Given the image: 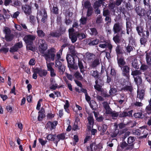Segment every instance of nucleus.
I'll use <instances>...</instances> for the list:
<instances>
[{
    "label": "nucleus",
    "mask_w": 151,
    "mask_h": 151,
    "mask_svg": "<svg viewBox=\"0 0 151 151\" xmlns=\"http://www.w3.org/2000/svg\"><path fill=\"white\" fill-rule=\"evenodd\" d=\"M39 43L40 44L39 51L41 53L42 56L44 57L46 60L48 62L51 60L54 61L55 57V54L56 52L55 50L52 48L47 50V46L44 40L42 39L39 40Z\"/></svg>",
    "instance_id": "f257e3e1"
},
{
    "label": "nucleus",
    "mask_w": 151,
    "mask_h": 151,
    "mask_svg": "<svg viewBox=\"0 0 151 151\" xmlns=\"http://www.w3.org/2000/svg\"><path fill=\"white\" fill-rule=\"evenodd\" d=\"M78 58L76 56H74L73 57L70 55H67L66 59L68 63V66L73 69L77 70L78 68V67L77 65L74 66L73 64L75 63V60H77Z\"/></svg>",
    "instance_id": "f03ea898"
},
{
    "label": "nucleus",
    "mask_w": 151,
    "mask_h": 151,
    "mask_svg": "<svg viewBox=\"0 0 151 151\" xmlns=\"http://www.w3.org/2000/svg\"><path fill=\"white\" fill-rule=\"evenodd\" d=\"M103 38V37L101 38V40L100 41V44L99 45V47L102 48H106L107 47L109 49L110 52H111L112 48V45L109 41L101 40Z\"/></svg>",
    "instance_id": "7ed1b4c3"
},
{
    "label": "nucleus",
    "mask_w": 151,
    "mask_h": 151,
    "mask_svg": "<svg viewBox=\"0 0 151 151\" xmlns=\"http://www.w3.org/2000/svg\"><path fill=\"white\" fill-rule=\"evenodd\" d=\"M55 66L58 67L59 70V72L62 74L64 72L65 70V66L62 65V63L59 60L60 59H57L56 58V57L55 58Z\"/></svg>",
    "instance_id": "20e7f679"
},
{
    "label": "nucleus",
    "mask_w": 151,
    "mask_h": 151,
    "mask_svg": "<svg viewBox=\"0 0 151 151\" xmlns=\"http://www.w3.org/2000/svg\"><path fill=\"white\" fill-rule=\"evenodd\" d=\"M82 5L83 9L85 8L88 9L87 15L90 16L92 11V8L91 7V4L90 2L88 1H86L82 3Z\"/></svg>",
    "instance_id": "39448f33"
},
{
    "label": "nucleus",
    "mask_w": 151,
    "mask_h": 151,
    "mask_svg": "<svg viewBox=\"0 0 151 151\" xmlns=\"http://www.w3.org/2000/svg\"><path fill=\"white\" fill-rule=\"evenodd\" d=\"M135 11L137 14L140 17L146 15V12L145 9L140 6L137 7L135 9Z\"/></svg>",
    "instance_id": "423d86ee"
},
{
    "label": "nucleus",
    "mask_w": 151,
    "mask_h": 151,
    "mask_svg": "<svg viewBox=\"0 0 151 151\" xmlns=\"http://www.w3.org/2000/svg\"><path fill=\"white\" fill-rule=\"evenodd\" d=\"M69 37L71 40L72 42L74 43L77 40V36L76 35V32L73 33L74 29L71 28L69 29Z\"/></svg>",
    "instance_id": "0eeeda50"
},
{
    "label": "nucleus",
    "mask_w": 151,
    "mask_h": 151,
    "mask_svg": "<svg viewBox=\"0 0 151 151\" xmlns=\"http://www.w3.org/2000/svg\"><path fill=\"white\" fill-rule=\"evenodd\" d=\"M122 29V26L120 24L117 23L114 24L113 28L114 34L120 32Z\"/></svg>",
    "instance_id": "6e6552de"
},
{
    "label": "nucleus",
    "mask_w": 151,
    "mask_h": 151,
    "mask_svg": "<svg viewBox=\"0 0 151 151\" xmlns=\"http://www.w3.org/2000/svg\"><path fill=\"white\" fill-rule=\"evenodd\" d=\"M35 38V37L33 35H29L25 36L24 38L25 42L26 43L32 42Z\"/></svg>",
    "instance_id": "1a4fd4ad"
},
{
    "label": "nucleus",
    "mask_w": 151,
    "mask_h": 151,
    "mask_svg": "<svg viewBox=\"0 0 151 151\" xmlns=\"http://www.w3.org/2000/svg\"><path fill=\"white\" fill-rule=\"evenodd\" d=\"M122 70V74L124 76L128 77L129 75L130 68L127 65H124L122 67L120 66Z\"/></svg>",
    "instance_id": "9d476101"
},
{
    "label": "nucleus",
    "mask_w": 151,
    "mask_h": 151,
    "mask_svg": "<svg viewBox=\"0 0 151 151\" xmlns=\"http://www.w3.org/2000/svg\"><path fill=\"white\" fill-rule=\"evenodd\" d=\"M88 122V125L87 128L89 130H90L93 128L94 123V119L93 116L91 115H89L87 118Z\"/></svg>",
    "instance_id": "9b49d317"
},
{
    "label": "nucleus",
    "mask_w": 151,
    "mask_h": 151,
    "mask_svg": "<svg viewBox=\"0 0 151 151\" xmlns=\"http://www.w3.org/2000/svg\"><path fill=\"white\" fill-rule=\"evenodd\" d=\"M120 147L122 149L125 150H131L133 148L132 145H128L125 141L121 143Z\"/></svg>",
    "instance_id": "f8f14e48"
},
{
    "label": "nucleus",
    "mask_w": 151,
    "mask_h": 151,
    "mask_svg": "<svg viewBox=\"0 0 151 151\" xmlns=\"http://www.w3.org/2000/svg\"><path fill=\"white\" fill-rule=\"evenodd\" d=\"M22 9L27 15H30L32 13L31 7L28 5H25L22 7Z\"/></svg>",
    "instance_id": "ddd939ff"
},
{
    "label": "nucleus",
    "mask_w": 151,
    "mask_h": 151,
    "mask_svg": "<svg viewBox=\"0 0 151 151\" xmlns=\"http://www.w3.org/2000/svg\"><path fill=\"white\" fill-rule=\"evenodd\" d=\"M37 71L35 72L38 73L40 76L41 77L45 76L47 74V70L44 69H41L38 68H37Z\"/></svg>",
    "instance_id": "4468645a"
},
{
    "label": "nucleus",
    "mask_w": 151,
    "mask_h": 151,
    "mask_svg": "<svg viewBox=\"0 0 151 151\" xmlns=\"http://www.w3.org/2000/svg\"><path fill=\"white\" fill-rule=\"evenodd\" d=\"M57 124V122L56 121H55L53 122H49L47 124L46 126L47 128L51 130L54 128Z\"/></svg>",
    "instance_id": "2eb2a0df"
},
{
    "label": "nucleus",
    "mask_w": 151,
    "mask_h": 151,
    "mask_svg": "<svg viewBox=\"0 0 151 151\" xmlns=\"http://www.w3.org/2000/svg\"><path fill=\"white\" fill-rule=\"evenodd\" d=\"M51 83L50 85V88L51 90H55L58 87V84L55 83V81L53 78L50 79Z\"/></svg>",
    "instance_id": "dca6fc26"
},
{
    "label": "nucleus",
    "mask_w": 151,
    "mask_h": 151,
    "mask_svg": "<svg viewBox=\"0 0 151 151\" xmlns=\"http://www.w3.org/2000/svg\"><path fill=\"white\" fill-rule=\"evenodd\" d=\"M39 16L42 17H47V12L45 9H42L38 11L37 13V20L38 21V17Z\"/></svg>",
    "instance_id": "f3484780"
},
{
    "label": "nucleus",
    "mask_w": 151,
    "mask_h": 151,
    "mask_svg": "<svg viewBox=\"0 0 151 151\" xmlns=\"http://www.w3.org/2000/svg\"><path fill=\"white\" fill-rule=\"evenodd\" d=\"M107 128V126L105 124H103L101 126H99L98 127L99 130L101 132V134L103 135L104 132L106 131Z\"/></svg>",
    "instance_id": "a211bd4d"
},
{
    "label": "nucleus",
    "mask_w": 151,
    "mask_h": 151,
    "mask_svg": "<svg viewBox=\"0 0 151 151\" xmlns=\"http://www.w3.org/2000/svg\"><path fill=\"white\" fill-rule=\"evenodd\" d=\"M67 45V44L63 45L61 47V49L59 50L58 52L57 53L56 56V58L57 59H59L61 58V55L62 54V52L64 48L66 47Z\"/></svg>",
    "instance_id": "6ab92c4d"
},
{
    "label": "nucleus",
    "mask_w": 151,
    "mask_h": 151,
    "mask_svg": "<svg viewBox=\"0 0 151 151\" xmlns=\"http://www.w3.org/2000/svg\"><path fill=\"white\" fill-rule=\"evenodd\" d=\"M139 89L138 88L137 90V98H139L141 100L142 99L144 98V90H141L140 91H139Z\"/></svg>",
    "instance_id": "aec40b11"
},
{
    "label": "nucleus",
    "mask_w": 151,
    "mask_h": 151,
    "mask_svg": "<svg viewBox=\"0 0 151 151\" xmlns=\"http://www.w3.org/2000/svg\"><path fill=\"white\" fill-rule=\"evenodd\" d=\"M78 67L80 69L81 72L83 73L85 71V70L83 62L78 58Z\"/></svg>",
    "instance_id": "412c9836"
},
{
    "label": "nucleus",
    "mask_w": 151,
    "mask_h": 151,
    "mask_svg": "<svg viewBox=\"0 0 151 151\" xmlns=\"http://www.w3.org/2000/svg\"><path fill=\"white\" fill-rule=\"evenodd\" d=\"M56 138L57 137H56L55 134L52 135V134H50L48 135L47 137V138L48 140L51 141H53L56 143Z\"/></svg>",
    "instance_id": "4be33fe9"
},
{
    "label": "nucleus",
    "mask_w": 151,
    "mask_h": 151,
    "mask_svg": "<svg viewBox=\"0 0 151 151\" xmlns=\"http://www.w3.org/2000/svg\"><path fill=\"white\" fill-rule=\"evenodd\" d=\"M56 146H57L58 142L61 139L63 140L64 139L65 136L64 134H60L57 135H56Z\"/></svg>",
    "instance_id": "5701e85b"
},
{
    "label": "nucleus",
    "mask_w": 151,
    "mask_h": 151,
    "mask_svg": "<svg viewBox=\"0 0 151 151\" xmlns=\"http://www.w3.org/2000/svg\"><path fill=\"white\" fill-rule=\"evenodd\" d=\"M134 80L137 85L138 88H139V85L141 84L142 82V79L141 78L138 76L136 78L134 77Z\"/></svg>",
    "instance_id": "b1692460"
},
{
    "label": "nucleus",
    "mask_w": 151,
    "mask_h": 151,
    "mask_svg": "<svg viewBox=\"0 0 151 151\" xmlns=\"http://www.w3.org/2000/svg\"><path fill=\"white\" fill-rule=\"evenodd\" d=\"M76 35L79 39H82L86 37V35L84 33L81 32L79 31L76 32Z\"/></svg>",
    "instance_id": "393cba45"
},
{
    "label": "nucleus",
    "mask_w": 151,
    "mask_h": 151,
    "mask_svg": "<svg viewBox=\"0 0 151 151\" xmlns=\"http://www.w3.org/2000/svg\"><path fill=\"white\" fill-rule=\"evenodd\" d=\"M146 59L147 64L151 65V52L146 54Z\"/></svg>",
    "instance_id": "a878e982"
},
{
    "label": "nucleus",
    "mask_w": 151,
    "mask_h": 151,
    "mask_svg": "<svg viewBox=\"0 0 151 151\" xmlns=\"http://www.w3.org/2000/svg\"><path fill=\"white\" fill-rule=\"evenodd\" d=\"M91 74L92 76H93L95 78H99V72L97 70H92L91 72Z\"/></svg>",
    "instance_id": "bb28decb"
},
{
    "label": "nucleus",
    "mask_w": 151,
    "mask_h": 151,
    "mask_svg": "<svg viewBox=\"0 0 151 151\" xmlns=\"http://www.w3.org/2000/svg\"><path fill=\"white\" fill-rule=\"evenodd\" d=\"M117 92V90L116 88L114 87L111 88L110 87V89L109 91V93L112 96L115 95Z\"/></svg>",
    "instance_id": "cd10ccee"
},
{
    "label": "nucleus",
    "mask_w": 151,
    "mask_h": 151,
    "mask_svg": "<svg viewBox=\"0 0 151 151\" xmlns=\"http://www.w3.org/2000/svg\"><path fill=\"white\" fill-rule=\"evenodd\" d=\"M131 115V113L130 111L128 112H123L119 114V116L121 117H123L127 116H129Z\"/></svg>",
    "instance_id": "c85d7f7f"
},
{
    "label": "nucleus",
    "mask_w": 151,
    "mask_h": 151,
    "mask_svg": "<svg viewBox=\"0 0 151 151\" xmlns=\"http://www.w3.org/2000/svg\"><path fill=\"white\" fill-rule=\"evenodd\" d=\"M118 63L120 67L121 66V65H124L126 63L125 62L123 58H121L118 60Z\"/></svg>",
    "instance_id": "c756f323"
},
{
    "label": "nucleus",
    "mask_w": 151,
    "mask_h": 151,
    "mask_svg": "<svg viewBox=\"0 0 151 151\" xmlns=\"http://www.w3.org/2000/svg\"><path fill=\"white\" fill-rule=\"evenodd\" d=\"M132 65L135 68H139L137 60L135 59H134L132 60Z\"/></svg>",
    "instance_id": "7c9ffc66"
},
{
    "label": "nucleus",
    "mask_w": 151,
    "mask_h": 151,
    "mask_svg": "<svg viewBox=\"0 0 151 151\" xmlns=\"http://www.w3.org/2000/svg\"><path fill=\"white\" fill-rule=\"evenodd\" d=\"M14 38V35L12 34H10L5 35L6 40L7 41H10L12 40Z\"/></svg>",
    "instance_id": "2f4dec72"
},
{
    "label": "nucleus",
    "mask_w": 151,
    "mask_h": 151,
    "mask_svg": "<svg viewBox=\"0 0 151 151\" xmlns=\"http://www.w3.org/2000/svg\"><path fill=\"white\" fill-rule=\"evenodd\" d=\"M69 49L70 51V52L73 55H74L76 54V52L75 50V47L73 46H70L69 48Z\"/></svg>",
    "instance_id": "473e14b6"
},
{
    "label": "nucleus",
    "mask_w": 151,
    "mask_h": 151,
    "mask_svg": "<svg viewBox=\"0 0 151 151\" xmlns=\"http://www.w3.org/2000/svg\"><path fill=\"white\" fill-rule=\"evenodd\" d=\"M100 64L99 59L96 58L95 59L92 63V66L93 68L96 67Z\"/></svg>",
    "instance_id": "72a5a7b5"
},
{
    "label": "nucleus",
    "mask_w": 151,
    "mask_h": 151,
    "mask_svg": "<svg viewBox=\"0 0 151 151\" xmlns=\"http://www.w3.org/2000/svg\"><path fill=\"white\" fill-rule=\"evenodd\" d=\"M74 76L75 77L79 80H81L83 78V77L82 75L78 71L76 72L74 74Z\"/></svg>",
    "instance_id": "f704fd0d"
},
{
    "label": "nucleus",
    "mask_w": 151,
    "mask_h": 151,
    "mask_svg": "<svg viewBox=\"0 0 151 151\" xmlns=\"http://www.w3.org/2000/svg\"><path fill=\"white\" fill-rule=\"evenodd\" d=\"M135 139L133 137H129L128 138V145H133V143Z\"/></svg>",
    "instance_id": "c9c22d12"
},
{
    "label": "nucleus",
    "mask_w": 151,
    "mask_h": 151,
    "mask_svg": "<svg viewBox=\"0 0 151 151\" xmlns=\"http://www.w3.org/2000/svg\"><path fill=\"white\" fill-rule=\"evenodd\" d=\"M134 116L136 118H142L144 117L143 114L141 112L135 113L134 114Z\"/></svg>",
    "instance_id": "e433bc0d"
},
{
    "label": "nucleus",
    "mask_w": 151,
    "mask_h": 151,
    "mask_svg": "<svg viewBox=\"0 0 151 151\" xmlns=\"http://www.w3.org/2000/svg\"><path fill=\"white\" fill-rule=\"evenodd\" d=\"M37 32L38 36L40 37H42L45 35V34L43 31L42 30L39 29L38 28Z\"/></svg>",
    "instance_id": "4c0bfd02"
},
{
    "label": "nucleus",
    "mask_w": 151,
    "mask_h": 151,
    "mask_svg": "<svg viewBox=\"0 0 151 151\" xmlns=\"http://www.w3.org/2000/svg\"><path fill=\"white\" fill-rule=\"evenodd\" d=\"M136 30H137L138 34L141 35L143 32V29L142 27L140 26H138L136 27Z\"/></svg>",
    "instance_id": "58836bf2"
},
{
    "label": "nucleus",
    "mask_w": 151,
    "mask_h": 151,
    "mask_svg": "<svg viewBox=\"0 0 151 151\" xmlns=\"http://www.w3.org/2000/svg\"><path fill=\"white\" fill-rule=\"evenodd\" d=\"M141 73L140 70H136L134 71H132L131 73L132 75L134 76L140 75Z\"/></svg>",
    "instance_id": "ea45409f"
},
{
    "label": "nucleus",
    "mask_w": 151,
    "mask_h": 151,
    "mask_svg": "<svg viewBox=\"0 0 151 151\" xmlns=\"http://www.w3.org/2000/svg\"><path fill=\"white\" fill-rule=\"evenodd\" d=\"M99 42H100V41L99 40L96 39L92 41L89 43V44L90 45H94L98 44Z\"/></svg>",
    "instance_id": "a19ab883"
},
{
    "label": "nucleus",
    "mask_w": 151,
    "mask_h": 151,
    "mask_svg": "<svg viewBox=\"0 0 151 151\" xmlns=\"http://www.w3.org/2000/svg\"><path fill=\"white\" fill-rule=\"evenodd\" d=\"M113 40L116 43H119L120 40L119 36L117 34L113 37Z\"/></svg>",
    "instance_id": "79ce46f5"
},
{
    "label": "nucleus",
    "mask_w": 151,
    "mask_h": 151,
    "mask_svg": "<svg viewBox=\"0 0 151 151\" xmlns=\"http://www.w3.org/2000/svg\"><path fill=\"white\" fill-rule=\"evenodd\" d=\"M116 51L117 54H120L122 53V52L121 46L119 45H118L116 47Z\"/></svg>",
    "instance_id": "37998d69"
},
{
    "label": "nucleus",
    "mask_w": 151,
    "mask_h": 151,
    "mask_svg": "<svg viewBox=\"0 0 151 151\" xmlns=\"http://www.w3.org/2000/svg\"><path fill=\"white\" fill-rule=\"evenodd\" d=\"M96 84H99L100 85L102 86L104 84V82L103 81L98 78L97 80L95 81Z\"/></svg>",
    "instance_id": "c03bdc74"
},
{
    "label": "nucleus",
    "mask_w": 151,
    "mask_h": 151,
    "mask_svg": "<svg viewBox=\"0 0 151 151\" xmlns=\"http://www.w3.org/2000/svg\"><path fill=\"white\" fill-rule=\"evenodd\" d=\"M18 50L17 48L15 45L14 46L10 48L9 51L11 52H14L17 51Z\"/></svg>",
    "instance_id": "a18cd8bd"
},
{
    "label": "nucleus",
    "mask_w": 151,
    "mask_h": 151,
    "mask_svg": "<svg viewBox=\"0 0 151 151\" xmlns=\"http://www.w3.org/2000/svg\"><path fill=\"white\" fill-rule=\"evenodd\" d=\"M110 12L108 10L104 9L103 15L105 17L108 16L110 15Z\"/></svg>",
    "instance_id": "49530a36"
},
{
    "label": "nucleus",
    "mask_w": 151,
    "mask_h": 151,
    "mask_svg": "<svg viewBox=\"0 0 151 151\" xmlns=\"http://www.w3.org/2000/svg\"><path fill=\"white\" fill-rule=\"evenodd\" d=\"M143 2L145 8L147 6L148 7H150V0H143Z\"/></svg>",
    "instance_id": "de8ad7c7"
},
{
    "label": "nucleus",
    "mask_w": 151,
    "mask_h": 151,
    "mask_svg": "<svg viewBox=\"0 0 151 151\" xmlns=\"http://www.w3.org/2000/svg\"><path fill=\"white\" fill-rule=\"evenodd\" d=\"M51 61H52V60H51L50 61L48 62L46 61V63L47 64V66L48 68V70L49 71H50L52 69H53L52 67L51 63H50Z\"/></svg>",
    "instance_id": "09e8293b"
},
{
    "label": "nucleus",
    "mask_w": 151,
    "mask_h": 151,
    "mask_svg": "<svg viewBox=\"0 0 151 151\" xmlns=\"http://www.w3.org/2000/svg\"><path fill=\"white\" fill-rule=\"evenodd\" d=\"M91 30L90 34L91 35H96L97 34V32L95 28H92L90 29Z\"/></svg>",
    "instance_id": "8fccbe9b"
},
{
    "label": "nucleus",
    "mask_w": 151,
    "mask_h": 151,
    "mask_svg": "<svg viewBox=\"0 0 151 151\" xmlns=\"http://www.w3.org/2000/svg\"><path fill=\"white\" fill-rule=\"evenodd\" d=\"M101 4L99 1H97L94 3L93 7L95 9L97 8L100 6Z\"/></svg>",
    "instance_id": "3c124183"
},
{
    "label": "nucleus",
    "mask_w": 151,
    "mask_h": 151,
    "mask_svg": "<svg viewBox=\"0 0 151 151\" xmlns=\"http://www.w3.org/2000/svg\"><path fill=\"white\" fill-rule=\"evenodd\" d=\"M86 21L87 18L83 17H82L80 19L81 24H85L86 23Z\"/></svg>",
    "instance_id": "603ef678"
},
{
    "label": "nucleus",
    "mask_w": 151,
    "mask_h": 151,
    "mask_svg": "<svg viewBox=\"0 0 151 151\" xmlns=\"http://www.w3.org/2000/svg\"><path fill=\"white\" fill-rule=\"evenodd\" d=\"M4 32L5 33L6 35L10 34L11 32L10 29L7 27L4 28Z\"/></svg>",
    "instance_id": "864d4df0"
},
{
    "label": "nucleus",
    "mask_w": 151,
    "mask_h": 151,
    "mask_svg": "<svg viewBox=\"0 0 151 151\" xmlns=\"http://www.w3.org/2000/svg\"><path fill=\"white\" fill-rule=\"evenodd\" d=\"M50 35L52 37H59L60 35V34L59 33H58L57 32H52L50 33Z\"/></svg>",
    "instance_id": "5fc2aeb1"
},
{
    "label": "nucleus",
    "mask_w": 151,
    "mask_h": 151,
    "mask_svg": "<svg viewBox=\"0 0 151 151\" xmlns=\"http://www.w3.org/2000/svg\"><path fill=\"white\" fill-rule=\"evenodd\" d=\"M36 63L35 59L34 58H32L29 62V64L31 65H35Z\"/></svg>",
    "instance_id": "6e6d98bb"
},
{
    "label": "nucleus",
    "mask_w": 151,
    "mask_h": 151,
    "mask_svg": "<svg viewBox=\"0 0 151 151\" xmlns=\"http://www.w3.org/2000/svg\"><path fill=\"white\" fill-rule=\"evenodd\" d=\"M37 70V68L33 70L34 73L33 74L32 77L34 79H36L37 77V74H38V73H36L35 72Z\"/></svg>",
    "instance_id": "4d7b16f0"
},
{
    "label": "nucleus",
    "mask_w": 151,
    "mask_h": 151,
    "mask_svg": "<svg viewBox=\"0 0 151 151\" xmlns=\"http://www.w3.org/2000/svg\"><path fill=\"white\" fill-rule=\"evenodd\" d=\"M86 55V58L89 60H91L92 59L93 56V54L90 53H87Z\"/></svg>",
    "instance_id": "13d9d810"
},
{
    "label": "nucleus",
    "mask_w": 151,
    "mask_h": 151,
    "mask_svg": "<svg viewBox=\"0 0 151 151\" xmlns=\"http://www.w3.org/2000/svg\"><path fill=\"white\" fill-rule=\"evenodd\" d=\"M30 21L34 24L36 21L35 18L32 15H30Z\"/></svg>",
    "instance_id": "bf43d9fd"
},
{
    "label": "nucleus",
    "mask_w": 151,
    "mask_h": 151,
    "mask_svg": "<svg viewBox=\"0 0 151 151\" xmlns=\"http://www.w3.org/2000/svg\"><path fill=\"white\" fill-rule=\"evenodd\" d=\"M102 86L100 85L99 84H96V85L94 86V87L98 91H101V88Z\"/></svg>",
    "instance_id": "052dcab7"
},
{
    "label": "nucleus",
    "mask_w": 151,
    "mask_h": 151,
    "mask_svg": "<svg viewBox=\"0 0 151 151\" xmlns=\"http://www.w3.org/2000/svg\"><path fill=\"white\" fill-rule=\"evenodd\" d=\"M147 40L146 39L144 38H142L140 39V42L141 45H145Z\"/></svg>",
    "instance_id": "680f3d73"
},
{
    "label": "nucleus",
    "mask_w": 151,
    "mask_h": 151,
    "mask_svg": "<svg viewBox=\"0 0 151 151\" xmlns=\"http://www.w3.org/2000/svg\"><path fill=\"white\" fill-rule=\"evenodd\" d=\"M126 1V0H117L115 3V4L117 6H119L121 4L122 2H125Z\"/></svg>",
    "instance_id": "e2e57ef3"
},
{
    "label": "nucleus",
    "mask_w": 151,
    "mask_h": 151,
    "mask_svg": "<svg viewBox=\"0 0 151 151\" xmlns=\"http://www.w3.org/2000/svg\"><path fill=\"white\" fill-rule=\"evenodd\" d=\"M15 45L17 48L18 49L21 48L22 47V42H20L17 43Z\"/></svg>",
    "instance_id": "0e129e2a"
},
{
    "label": "nucleus",
    "mask_w": 151,
    "mask_h": 151,
    "mask_svg": "<svg viewBox=\"0 0 151 151\" xmlns=\"http://www.w3.org/2000/svg\"><path fill=\"white\" fill-rule=\"evenodd\" d=\"M39 141L40 143H41L42 145H45L47 142V140H44L42 139H39Z\"/></svg>",
    "instance_id": "69168bd1"
},
{
    "label": "nucleus",
    "mask_w": 151,
    "mask_h": 151,
    "mask_svg": "<svg viewBox=\"0 0 151 151\" xmlns=\"http://www.w3.org/2000/svg\"><path fill=\"white\" fill-rule=\"evenodd\" d=\"M44 114L41 113L39 114L38 117V119L39 121H41L42 119L44 117Z\"/></svg>",
    "instance_id": "338daca9"
},
{
    "label": "nucleus",
    "mask_w": 151,
    "mask_h": 151,
    "mask_svg": "<svg viewBox=\"0 0 151 151\" xmlns=\"http://www.w3.org/2000/svg\"><path fill=\"white\" fill-rule=\"evenodd\" d=\"M110 114L112 117H116L119 115L118 113L115 111H112Z\"/></svg>",
    "instance_id": "774afa93"
}]
</instances>
